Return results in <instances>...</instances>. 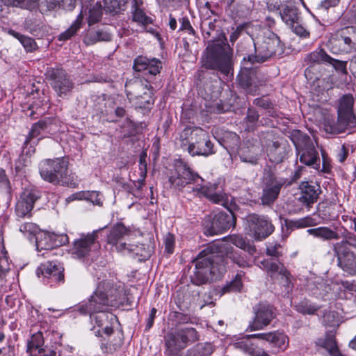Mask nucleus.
I'll list each match as a JSON object with an SVG mask.
<instances>
[{"mask_svg":"<svg viewBox=\"0 0 356 356\" xmlns=\"http://www.w3.org/2000/svg\"><path fill=\"white\" fill-rule=\"evenodd\" d=\"M188 134H191V139L188 145V152L191 156H209L215 154L214 145L206 131L200 128L186 129L184 134L186 136Z\"/></svg>","mask_w":356,"mask_h":356,"instance_id":"nucleus-7","label":"nucleus"},{"mask_svg":"<svg viewBox=\"0 0 356 356\" xmlns=\"http://www.w3.org/2000/svg\"><path fill=\"white\" fill-rule=\"evenodd\" d=\"M133 19L143 25H147L152 22L151 18L147 17L141 9L138 8L133 13Z\"/></svg>","mask_w":356,"mask_h":356,"instance_id":"nucleus-51","label":"nucleus"},{"mask_svg":"<svg viewBox=\"0 0 356 356\" xmlns=\"http://www.w3.org/2000/svg\"><path fill=\"white\" fill-rule=\"evenodd\" d=\"M47 129V123L45 121H38L35 123L27 136V138L33 140L34 138L39 136L41 132Z\"/></svg>","mask_w":356,"mask_h":356,"instance_id":"nucleus-48","label":"nucleus"},{"mask_svg":"<svg viewBox=\"0 0 356 356\" xmlns=\"http://www.w3.org/2000/svg\"><path fill=\"white\" fill-rule=\"evenodd\" d=\"M104 292L108 296L110 306H115L120 302L121 297L123 295V289L122 288H114L110 283V286L106 287Z\"/></svg>","mask_w":356,"mask_h":356,"instance_id":"nucleus-43","label":"nucleus"},{"mask_svg":"<svg viewBox=\"0 0 356 356\" xmlns=\"http://www.w3.org/2000/svg\"><path fill=\"white\" fill-rule=\"evenodd\" d=\"M109 286L110 282L108 281L100 282L88 302L79 306V313L91 316L92 314L96 312H106L110 306V300L108 296L106 295L104 289Z\"/></svg>","mask_w":356,"mask_h":356,"instance_id":"nucleus-13","label":"nucleus"},{"mask_svg":"<svg viewBox=\"0 0 356 356\" xmlns=\"http://www.w3.org/2000/svg\"><path fill=\"white\" fill-rule=\"evenodd\" d=\"M217 188V184H209L200 187H192L190 193L197 197H205L215 204L227 207L229 201L227 195L223 192L218 191Z\"/></svg>","mask_w":356,"mask_h":356,"instance_id":"nucleus-19","label":"nucleus"},{"mask_svg":"<svg viewBox=\"0 0 356 356\" xmlns=\"http://www.w3.org/2000/svg\"><path fill=\"white\" fill-rule=\"evenodd\" d=\"M252 236L257 241H262L270 236L275 229L270 218L264 215L249 214L247 217Z\"/></svg>","mask_w":356,"mask_h":356,"instance_id":"nucleus-16","label":"nucleus"},{"mask_svg":"<svg viewBox=\"0 0 356 356\" xmlns=\"http://www.w3.org/2000/svg\"><path fill=\"white\" fill-rule=\"evenodd\" d=\"M296 308L299 313L312 315L319 309V307L312 304L308 300H302L296 305Z\"/></svg>","mask_w":356,"mask_h":356,"instance_id":"nucleus-44","label":"nucleus"},{"mask_svg":"<svg viewBox=\"0 0 356 356\" xmlns=\"http://www.w3.org/2000/svg\"><path fill=\"white\" fill-rule=\"evenodd\" d=\"M231 346L251 355H254L255 353L256 345L250 334L237 338L233 341Z\"/></svg>","mask_w":356,"mask_h":356,"instance_id":"nucleus-31","label":"nucleus"},{"mask_svg":"<svg viewBox=\"0 0 356 356\" xmlns=\"http://www.w3.org/2000/svg\"><path fill=\"white\" fill-rule=\"evenodd\" d=\"M307 232L316 238L323 241L338 240L341 235L337 232V227H334L331 229L329 227H318L312 228L307 230Z\"/></svg>","mask_w":356,"mask_h":356,"instance_id":"nucleus-29","label":"nucleus"},{"mask_svg":"<svg viewBox=\"0 0 356 356\" xmlns=\"http://www.w3.org/2000/svg\"><path fill=\"white\" fill-rule=\"evenodd\" d=\"M254 104L263 108H269L271 106V102L267 98H257L254 100Z\"/></svg>","mask_w":356,"mask_h":356,"instance_id":"nucleus-63","label":"nucleus"},{"mask_svg":"<svg viewBox=\"0 0 356 356\" xmlns=\"http://www.w3.org/2000/svg\"><path fill=\"white\" fill-rule=\"evenodd\" d=\"M162 68L161 61L156 58H148L138 56L134 60L133 69L136 72L147 70L151 75L155 76L160 73Z\"/></svg>","mask_w":356,"mask_h":356,"instance_id":"nucleus-25","label":"nucleus"},{"mask_svg":"<svg viewBox=\"0 0 356 356\" xmlns=\"http://www.w3.org/2000/svg\"><path fill=\"white\" fill-rule=\"evenodd\" d=\"M280 15L282 21L289 26H293L300 20L298 9L292 5L282 6Z\"/></svg>","mask_w":356,"mask_h":356,"instance_id":"nucleus-30","label":"nucleus"},{"mask_svg":"<svg viewBox=\"0 0 356 356\" xmlns=\"http://www.w3.org/2000/svg\"><path fill=\"white\" fill-rule=\"evenodd\" d=\"M204 179L193 172L186 163H180L176 165L175 170L168 178L170 187L173 189L181 191L184 187L191 184H197L200 186Z\"/></svg>","mask_w":356,"mask_h":356,"instance_id":"nucleus-14","label":"nucleus"},{"mask_svg":"<svg viewBox=\"0 0 356 356\" xmlns=\"http://www.w3.org/2000/svg\"><path fill=\"white\" fill-rule=\"evenodd\" d=\"M255 54L245 56L242 62V69L238 75L239 85L248 92L255 95L259 87L263 82L259 79L255 71L252 70V65L255 63H261L276 55L284 52V44L280 38L273 32L268 31L265 33L263 41L259 44H254Z\"/></svg>","mask_w":356,"mask_h":356,"instance_id":"nucleus-2","label":"nucleus"},{"mask_svg":"<svg viewBox=\"0 0 356 356\" xmlns=\"http://www.w3.org/2000/svg\"><path fill=\"white\" fill-rule=\"evenodd\" d=\"M266 254L268 256L279 258L282 256V246L278 243H271L267 246Z\"/></svg>","mask_w":356,"mask_h":356,"instance_id":"nucleus-53","label":"nucleus"},{"mask_svg":"<svg viewBox=\"0 0 356 356\" xmlns=\"http://www.w3.org/2000/svg\"><path fill=\"white\" fill-rule=\"evenodd\" d=\"M31 141L32 140L27 138H26L22 152L29 157H31V156L35 152V148L32 144H35V143L34 141Z\"/></svg>","mask_w":356,"mask_h":356,"instance_id":"nucleus-58","label":"nucleus"},{"mask_svg":"<svg viewBox=\"0 0 356 356\" xmlns=\"http://www.w3.org/2000/svg\"><path fill=\"white\" fill-rule=\"evenodd\" d=\"M47 76L59 97H65L72 92L74 83L63 69L51 68L47 71Z\"/></svg>","mask_w":356,"mask_h":356,"instance_id":"nucleus-15","label":"nucleus"},{"mask_svg":"<svg viewBox=\"0 0 356 356\" xmlns=\"http://www.w3.org/2000/svg\"><path fill=\"white\" fill-rule=\"evenodd\" d=\"M86 200L96 205H100L102 204L99 193L94 191H88Z\"/></svg>","mask_w":356,"mask_h":356,"instance_id":"nucleus-61","label":"nucleus"},{"mask_svg":"<svg viewBox=\"0 0 356 356\" xmlns=\"http://www.w3.org/2000/svg\"><path fill=\"white\" fill-rule=\"evenodd\" d=\"M40 197V192L36 189L25 190L15 205V213L19 218H30L35 202Z\"/></svg>","mask_w":356,"mask_h":356,"instance_id":"nucleus-17","label":"nucleus"},{"mask_svg":"<svg viewBox=\"0 0 356 356\" xmlns=\"http://www.w3.org/2000/svg\"><path fill=\"white\" fill-rule=\"evenodd\" d=\"M229 241L235 246L246 251L250 255L256 252L254 245H252L249 240L240 235H232L229 236Z\"/></svg>","mask_w":356,"mask_h":356,"instance_id":"nucleus-34","label":"nucleus"},{"mask_svg":"<svg viewBox=\"0 0 356 356\" xmlns=\"http://www.w3.org/2000/svg\"><path fill=\"white\" fill-rule=\"evenodd\" d=\"M337 257L338 266L345 272L351 275H356V255L349 250L342 248L335 251Z\"/></svg>","mask_w":356,"mask_h":356,"instance_id":"nucleus-26","label":"nucleus"},{"mask_svg":"<svg viewBox=\"0 0 356 356\" xmlns=\"http://www.w3.org/2000/svg\"><path fill=\"white\" fill-rule=\"evenodd\" d=\"M165 251L172 254L174 251L175 246V237L172 234H168L164 238Z\"/></svg>","mask_w":356,"mask_h":356,"instance_id":"nucleus-57","label":"nucleus"},{"mask_svg":"<svg viewBox=\"0 0 356 356\" xmlns=\"http://www.w3.org/2000/svg\"><path fill=\"white\" fill-rule=\"evenodd\" d=\"M259 266L265 270L268 275L271 277L277 273L280 275L281 273H286V268L284 267L283 264L278 261H275L273 259L262 260L259 262Z\"/></svg>","mask_w":356,"mask_h":356,"instance_id":"nucleus-32","label":"nucleus"},{"mask_svg":"<svg viewBox=\"0 0 356 356\" xmlns=\"http://www.w3.org/2000/svg\"><path fill=\"white\" fill-rule=\"evenodd\" d=\"M197 339V331L191 327L168 333L165 337L167 356H177L179 350L185 348L189 342H194Z\"/></svg>","mask_w":356,"mask_h":356,"instance_id":"nucleus-9","label":"nucleus"},{"mask_svg":"<svg viewBox=\"0 0 356 356\" xmlns=\"http://www.w3.org/2000/svg\"><path fill=\"white\" fill-rule=\"evenodd\" d=\"M20 232L26 234H33L38 230V227L35 224L32 222H26L20 226Z\"/></svg>","mask_w":356,"mask_h":356,"instance_id":"nucleus-60","label":"nucleus"},{"mask_svg":"<svg viewBox=\"0 0 356 356\" xmlns=\"http://www.w3.org/2000/svg\"><path fill=\"white\" fill-rule=\"evenodd\" d=\"M153 248L150 245L139 244L135 245L129 243L126 249L127 254H134L140 256L141 259L145 260L150 257Z\"/></svg>","mask_w":356,"mask_h":356,"instance_id":"nucleus-33","label":"nucleus"},{"mask_svg":"<svg viewBox=\"0 0 356 356\" xmlns=\"http://www.w3.org/2000/svg\"><path fill=\"white\" fill-rule=\"evenodd\" d=\"M215 22L216 19L209 22L205 21L202 23V28L204 29L205 34H207L209 36L211 35V31H213L216 28Z\"/></svg>","mask_w":356,"mask_h":356,"instance_id":"nucleus-62","label":"nucleus"},{"mask_svg":"<svg viewBox=\"0 0 356 356\" xmlns=\"http://www.w3.org/2000/svg\"><path fill=\"white\" fill-rule=\"evenodd\" d=\"M334 54H348L356 51V26L338 30L329 41Z\"/></svg>","mask_w":356,"mask_h":356,"instance_id":"nucleus-12","label":"nucleus"},{"mask_svg":"<svg viewBox=\"0 0 356 356\" xmlns=\"http://www.w3.org/2000/svg\"><path fill=\"white\" fill-rule=\"evenodd\" d=\"M4 246L0 244V278L5 275L9 270V264Z\"/></svg>","mask_w":356,"mask_h":356,"instance_id":"nucleus-49","label":"nucleus"},{"mask_svg":"<svg viewBox=\"0 0 356 356\" xmlns=\"http://www.w3.org/2000/svg\"><path fill=\"white\" fill-rule=\"evenodd\" d=\"M244 273L243 271L238 272L232 281L222 288V293L241 291L243 288L242 277Z\"/></svg>","mask_w":356,"mask_h":356,"instance_id":"nucleus-40","label":"nucleus"},{"mask_svg":"<svg viewBox=\"0 0 356 356\" xmlns=\"http://www.w3.org/2000/svg\"><path fill=\"white\" fill-rule=\"evenodd\" d=\"M197 339V331L191 327L168 333L165 337L167 356H177L179 350L185 348L189 342H194Z\"/></svg>","mask_w":356,"mask_h":356,"instance_id":"nucleus-8","label":"nucleus"},{"mask_svg":"<svg viewBox=\"0 0 356 356\" xmlns=\"http://www.w3.org/2000/svg\"><path fill=\"white\" fill-rule=\"evenodd\" d=\"M292 29V31L302 38H307L309 35V31H307L298 21V23H296L293 26H290Z\"/></svg>","mask_w":356,"mask_h":356,"instance_id":"nucleus-56","label":"nucleus"},{"mask_svg":"<svg viewBox=\"0 0 356 356\" xmlns=\"http://www.w3.org/2000/svg\"><path fill=\"white\" fill-rule=\"evenodd\" d=\"M38 7L42 14H47L49 12L60 8V1L44 0L39 4Z\"/></svg>","mask_w":356,"mask_h":356,"instance_id":"nucleus-47","label":"nucleus"},{"mask_svg":"<svg viewBox=\"0 0 356 356\" xmlns=\"http://www.w3.org/2000/svg\"><path fill=\"white\" fill-rule=\"evenodd\" d=\"M327 63L332 65L337 72L345 75L348 74L347 61L337 60L331 57L330 60H327Z\"/></svg>","mask_w":356,"mask_h":356,"instance_id":"nucleus-52","label":"nucleus"},{"mask_svg":"<svg viewBox=\"0 0 356 356\" xmlns=\"http://www.w3.org/2000/svg\"><path fill=\"white\" fill-rule=\"evenodd\" d=\"M292 140L300 161L307 166H313L314 168L318 170L320 168L318 153L310 137L298 132L296 136H293Z\"/></svg>","mask_w":356,"mask_h":356,"instance_id":"nucleus-6","label":"nucleus"},{"mask_svg":"<svg viewBox=\"0 0 356 356\" xmlns=\"http://www.w3.org/2000/svg\"><path fill=\"white\" fill-rule=\"evenodd\" d=\"M214 350L212 343H200L188 351L187 356H209Z\"/></svg>","mask_w":356,"mask_h":356,"instance_id":"nucleus-38","label":"nucleus"},{"mask_svg":"<svg viewBox=\"0 0 356 356\" xmlns=\"http://www.w3.org/2000/svg\"><path fill=\"white\" fill-rule=\"evenodd\" d=\"M306 59L313 64L327 63V60H330L331 56H329L324 49H317L307 54Z\"/></svg>","mask_w":356,"mask_h":356,"instance_id":"nucleus-41","label":"nucleus"},{"mask_svg":"<svg viewBox=\"0 0 356 356\" xmlns=\"http://www.w3.org/2000/svg\"><path fill=\"white\" fill-rule=\"evenodd\" d=\"M7 33L17 39L26 51L31 52L36 49L37 44L33 38L22 35L13 29H8Z\"/></svg>","mask_w":356,"mask_h":356,"instance_id":"nucleus-36","label":"nucleus"},{"mask_svg":"<svg viewBox=\"0 0 356 356\" xmlns=\"http://www.w3.org/2000/svg\"><path fill=\"white\" fill-rule=\"evenodd\" d=\"M41 177L54 184L71 186L73 177L68 175V163L63 159H46L39 165Z\"/></svg>","mask_w":356,"mask_h":356,"instance_id":"nucleus-4","label":"nucleus"},{"mask_svg":"<svg viewBox=\"0 0 356 356\" xmlns=\"http://www.w3.org/2000/svg\"><path fill=\"white\" fill-rule=\"evenodd\" d=\"M39 0H1L6 6L20 8L22 9L34 10L38 8Z\"/></svg>","mask_w":356,"mask_h":356,"instance_id":"nucleus-35","label":"nucleus"},{"mask_svg":"<svg viewBox=\"0 0 356 356\" xmlns=\"http://www.w3.org/2000/svg\"><path fill=\"white\" fill-rule=\"evenodd\" d=\"M235 223L236 217L229 210L227 212L213 213L204 219V234L207 236L222 234L234 227Z\"/></svg>","mask_w":356,"mask_h":356,"instance_id":"nucleus-11","label":"nucleus"},{"mask_svg":"<svg viewBox=\"0 0 356 356\" xmlns=\"http://www.w3.org/2000/svg\"><path fill=\"white\" fill-rule=\"evenodd\" d=\"M290 150L286 141H275L268 147L267 154L270 161L279 163L287 157Z\"/></svg>","mask_w":356,"mask_h":356,"instance_id":"nucleus-27","label":"nucleus"},{"mask_svg":"<svg viewBox=\"0 0 356 356\" xmlns=\"http://www.w3.org/2000/svg\"><path fill=\"white\" fill-rule=\"evenodd\" d=\"M316 225V220L312 218L310 216L292 220L289 222V226L291 228H305L307 227H312Z\"/></svg>","mask_w":356,"mask_h":356,"instance_id":"nucleus-45","label":"nucleus"},{"mask_svg":"<svg viewBox=\"0 0 356 356\" xmlns=\"http://www.w3.org/2000/svg\"><path fill=\"white\" fill-rule=\"evenodd\" d=\"M98 230H95L86 235L82 234L81 238L74 241L72 253L78 258L88 255L93 248L99 247L96 242Z\"/></svg>","mask_w":356,"mask_h":356,"instance_id":"nucleus-21","label":"nucleus"},{"mask_svg":"<svg viewBox=\"0 0 356 356\" xmlns=\"http://www.w3.org/2000/svg\"><path fill=\"white\" fill-rule=\"evenodd\" d=\"M131 232L122 223L114 225L107 236V243L115 248V250L121 253L126 254L129 238Z\"/></svg>","mask_w":356,"mask_h":356,"instance_id":"nucleus-18","label":"nucleus"},{"mask_svg":"<svg viewBox=\"0 0 356 356\" xmlns=\"http://www.w3.org/2000/svg\"><path fill=\"white\" fill-rule=\"evenodd\" d=\"M268 343L273 346L278 348L280 350H285L289 346L288 337L282 332H272L271 337Z\"/></svg>","mask_w":356,"mask_h":356,"instance_id":"nucleus-39","label":"nucleus"},{"mask_svg":"<svg viewBox=\"0 0 356 356\" xmlns=\"http://www.w3.org/2000/svg\"><path fill=\"white\" fill-rule=\"evenodd\" d=\"M43 343L44 339L42 332H38L33 334L27 343V352L33 355L34 351L38 350L40 353L42 351V346Z\"/></svg>","mask_w":356,"mask_h":356,"instance_id":"nucleus-42","label":"nucleus"},{"mask_svg":"<svg viewBox=\"0 0 356 356\" xmlns=\"http://www.w3.org/2000/svg\"><path fill=\"white\" fill-rule=\"evenodd\" d=\"M31 163L30 157L22 154L19 156L15 163V170L17 172H20L25 166H27Z\"/></svg>","mask_w":356,"mask_h":356,"instance_id":"nucleus-55","label":"nucleus"},{"mask_svg":"<svg viewBox=\"0 0 356 356\" xmlns=\"http://www.w3.org/2000/svg\"><path fill=\"white\" fill-rule=\"evenodd\" d=\"M90 39L92 42H97L99 41H111L112 35L105 31H98L90 35Z\"/></svg>","mask_w":356,"mask_h":356,"instance_id":"nucleus-54","label":"nucleus"},{"mask_svg":"<svg viewBox=\"0 0 356 356\" xmlns=\"http://www.w3.org/2000/svg\"><path fill=\"white\" fill-rule=\"evenodd\" d=\"M201 63L206 69L227 74L233 65L232 50L228 44L212 42L204 50Z\"/></svg>","mask_w":356,"mask_h":356,"instance_id":"nucleus-3","label":"nucleus"},{"mask_svg":"<svg viewBox=\"0 0 356 356\" xmlns=\"http://www.w3.org/2000/svg\"><path fill=\"white\" fill-rule=\"evenodd\" d=\"M224 251L227 257L239 268L252 266L249 258L238 252L233 251L232 247L227 248L225 243L213 245L202 250L193 261L195 269L193 274L191 275V282L200 286L206 284L211 275L222 273L225 270L224 259L217 253Z\"/></svg>","mask_w":356,"mask_h":356,"instance_id":"nucleus-1","label":"nucleus"},{"mask_svg":"<svg viewBox=\"0 0 356 356\" xmlns=\"http://www.w3.org/2000/svg\"><path fill=\"white\" fill-rule=\"evenodd\" d=\"M259 114L253 108H249L247 111V116L245 118V120L247 122V128L248 131H252L254 129V127L259 120Z\"/></svg>","mask_w":356,"mask_h":356,"instance_id":"nucleus-50","label":"nucleus"},{"mask_svg":"<svg viewBox=\"0 0 356 356\" xmlns=\"http://www.w3.org/2000/svg\"><path fill=\"white\" fill-rule=\"evenodd\" d=\"M103 8L106 11H116L119 8V3L117 0H103L102 2L97 1L93 5H90L88 18V24L89 26H92L100 20L102 15Z\"/></svg>","mask_w":356,"mask_h":356,"instance_id":"nucleus-22","label":"nucleus"},{"mask_svg":"<svg viewBox=\"0 0 356 356\" xmlns=\"http://www.w3.org/2000/svg\"><path fill=\"white\" fill-rule=\"evenodd\" d=\"M83 10H81L72 25L66 31L59 35L58 40L65 41L70 39L72 36H74L80 29L83 22Z\"/></svg>","mask_w":356,"mask_h":356,"instance_id":"nucleus-37","label":"nucleus"},{"mask_svg":"<svg viewBox=\"0 0 356 356\" xmlns=\"http://www.w3.org/2000/svg\"><path fill=\"white\" fill-rule=\"evenodd\" d=\"M354 98L352 95H345L339 100L338 118L336 122H326L325 130L330 134L343 132L350 123L355 119L353 115Z\"/></svg>","mask_w":356,"mask_h":356,"instance_id":"nucleus-5","label":"nucleus"},{"mask_svg":"<svg viewBox=\"0 0 356 356\" xmlns=\"http://www.w3.org/2000/svg\"><path fill=\"white\" fill-rule=\"evenodd\" d=\"M64 268L57 262L47 261L42 264L36 270L40 277L41 274L44 277L51 280L54 282H63Z\"/></svg>","mask_w":356,"mask_h":356,"instance_id":"nucleus-24","label":"nucleus"},{"mask_svg":"<svg viewBox=\"0 0 356 356\" xmlns=\"http://www.w3.org/2000/svg\"><path fill=\"white\" fill-rule=\"evenodd\" d=\"M275 317L273 307L269 304L260 303L255 309V316L250 323L248 329L250 331L261 330L267 326Z\"/></svg>","mask_w":356,"mask_h":356,"instance_id":"nucleus-20","label":"nucleus"},{"mask_svg":"<svg viewBox=\"0 0 356 356\" xmlns=\"http://www.w3.org/2000/svg\"><path fill=\"white\" fill-rule=\"evenodd\" d=\"M300 194L298 201L308 209L315 203L321 192L318 185L313 184L308 181H303L300 186Z\"/></svg>","mask_w":356,"mask_h":356,"instance_id":"nucleus-23","label":"nucleus"},{"mask_svg":"<svg viewBox=\"0 0 356 356\" xmlns=\"http://www.w3.org/2000/svg\"><path fill=\"white\" fill-rule=\"evenodd\" d=\"M281 282L282 284L286 287V291L289 293L292 289V284L291 280V273L286 270V273H281Z\"/></svg>","mask_w":356,"mask_h":356,"instance_id":"nucleus-59","label":"nucleus"},{"mask_svg":"<svg viewBox=\"0 0 356 356\" xmlns=\"http://www.w3.org/2000/svg\"><path fill=\"white\" fill-rule=\"evenodd\" d=\"M75 7V0H61L60 1V8L66 10H72Z\"/></svg>","mask_w":356,"mask_h":356,"instance_id":"nucleus-64","label":"nucleus"},{"mask_svg":"<svg viewBox=\"0 0 356 356\" xmlns=\"http://www.w3.org/2000/svg\"><path fill=\"white\" fill-rule=\"evenodd\" d=\"M346 229H344V232L341 234V236L345 237V239L335 244V251L339 250V249L340 248H342L343 250H348L347 245L356 248V237L352 235L347 236L346 235Z\"/></svg>","mask_w":356,"mask_h":356,"instance_id":"nucleus-46","label":"nucleus"},{"mask_svg":"<svg viewBox=\"0 0 356 356\" xmlns=\"http://www.w3.org/2000/svg\"><path fill=\"white\" fill-rule=\"evenodd\" d=\"M315 343L318 347L326 350L329 356H346L339 349L335 340V336L331 332L318 338Z\"/></svg>","mask_w":356,"mask_h":356,"instance_id":"nucleus-28","label":"nucleus"},{"mask_svg":"<svg viewBox=\"0 0 356 356\" xmlns=\"http://www.w3.org/2000/svg\"><path fill=\"white\" fill-rule=\"evenodd\" d=\"M285 184L284 178L277 176L270 168H266L262 178V195L260 198L262 204H273Z\"/></svg>","mask_w":356,"mask_h":356,"instance_id":"nucleus-10","label":"nucleus"}]
</instances>
